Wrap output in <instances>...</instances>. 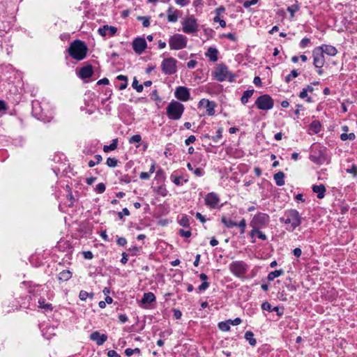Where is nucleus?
Returning <instances> with one entry per match:
<instances>
[{
	"mask_svg": "<svg viewBox=\"0 0 357 357\" xmlns=\"http://www.w3.org/2000/svg\"><path fill=\"white\" fill-rule=\"evenodd\" d=\"M302 217L296 209H289L284 211V215L280 218V222L287 225V230L293 231L302 223Z\"/></svg>",
	"mask_w": 357,
	"mask_h": 357,
	"instance_id": "1",
	"label": "nucleus"
},
{
	"mask_svg": "<svg viewBox=\"0 0 357 357\" xmlns=\"http://www.w3.org/2000/svg\"><path fill=\"white\" fill-rule=\"evenodd\" d=\"M87 50L86 44L79 40H74L67 50L69 55L77 61H81L86 57Z\"/></svg>",
	"mask_w": 357,
	"mask_h": 357,
	"instance_id": "2",
	"label": "nucleus"
},
{
	"mask_svg": "<svg viewBox=\"0 0 357 357\" xmlns=\"http://www.w3.org/2000/svg\"><path fill=\"white\" fill-rule=\"evenodd\" d=\"M184 105L176 100H172L166 108L167 115L171 120L180 119L184 112Z\"/></svg>",
	"mask_w": 357,
	"mask_h": 357,
	"instance_id": "3",
	"label": "nucleus"
},
{
	"mask_svg": "<svg viewBox=\"0 0 357 357\" xmlns=\"http://www.w3.org/2000/svg\"><path fill=\"white\" fill-rule=\"evenodd\" d=\"M214 77L218 82L229 81L232 82L234 79V75L228 70L224 64H219L213 73Z\"/></svg>",
	"mask_w": 357,
	"mask_h": 357,
	"instance_id": "4",
	"label": "nucleus"
},
{
	"mask_svg": "<svg viewBox=\"0 0 357 357\" xmlns=\"http://www.w3.org/2000/svg\"><path fill=\"white\" fill-rule=\"evenodd\" d=\"M168 42L171 50H178L186 47L188 38L182 34L176 33L169 38Z\"/></svg>",
	"mask_w": 357,
	"mask_h": 357,
	"instance_id": "5",
	"label": "nucleus"
},
{
	"mask_svg": "<svg viewBox=\"0 0 357 357\" xmlns=\"http://www.w3.org/2000/svg\"><path fill=\"white\" fill-rule=\"evenodd\" d=\"M229 271L237 278H242L248 270V265L243 261H235L229 264Z\"/></svg>",
	"mask_w": 357,
	"mask_h": 357,
	"instance_id": "6",
	"label": "nucleus"
},
{
	"mask_svg": "<svg viewBox=\"0 0 357 357\" xmlns=\"http://www.w3.org/2000/svg\"><path fill=\"white\" fill-rule=\"evenodd\" d=\"M270 222V216L267 213H258L254 215L250 221V226L252 227H257V229H263L266 227Z\"/></svg>",
	"mask_w": 357,
	"mask_h": 357,
	"instance_id": "7",
	"label": "nucleus"
},
{
	"mask_svg": "<svg viewBox=\"0 0 357 357\" xmlns=\"http://www.w3.org/2000/svg\"><path fill=\"white\" fill-rule=\"evenodd\" d=\"M182 30L185 33H194L198 31V24L194 15H190L182 22Z\"/></svg>",
	"mask_w": 357,
	"mask_h": 357,
	"instance_id": "8",
	"label": "nucleus"
},
{
	"mask_svg": "<svg viewBox=\"0 0 357 357\" xmlns=\"http://www.w3.org/2000/svg\"><path fill=\"white\" fill-rule=\"evenodd\" d=\"M255 105L259 109L269 110L273 107L274 100L269 95L264 94L258 97Z\"/></svg>",
	"mask_w": 357,
	"mask_h": 357,
	"instance_id": "9",
	"label": "nucleus"
},
{
	"mask_svg": "<svg viewBox=\"0 0 357 357\" xmlns=\"http://www.w3.org/2000/svg\"><path fill=\"white\" fill-rule=\"evenodd\" d=\"M161 68L165 75H172L176 72V60L172 57L165 59L162 61Z\"/></svg>",
	"mask_w": 357,
	"mask_h": 357,
	"instance_id": "10",
	"label": "nucleus"
},
{
	"mask_svg": "<svg viewBox=\"0 0 357 357\" xmlns=\"http://www.w3.org/2000/svg\"><path fill=\"white\" fill-rule=\"evenodd\" d=\"M313 65L317 68H321L325 63V58L321 51L317 47L312 51Z\"/></svg>",
	"mask_w": 357,
	"mask_h": 357,
	"instance_id": "11",
	"label": "nucleus"
},
{
	"mask_svg": "<svg viewBox=\"0 0 357 357\" xmlns=\"http://www.w3.org/2000/svg\"><path fill=\"white\" fill-rule=\"evenodd\" d=\"M204 201L206 206L211 208H215L218 207L220 198L216 193L212 192L206 195Z\"/></svg>",
	"mask_w": 357,
	"mask_h": 357,
	"instance_id": "12",
	"label": "nucleus"
},
{
	"mask_svg": "<svg viewBox=\"0 0 357 357\" xmlns=\"http://www.w3.org/2000/svg\"><path fill=\"white\" fill-rule=\"evenodd\" d=\"M199 105L200 107H204L206 109V113L208 116H213L215 114V108L217 105L214 101H210L208 99L203 98L199 101Z\"/></svg>",
	"mask_w": 357,
	"mask_h": 357,
	"instance_id": "13",
	"label": "nucleus"
},
{
	"mask_svg": "<svg viewBox=\"0 0 357 357\" xmlns=\"http://www.w3.org/2000/svg\"><path fill=\"white\" fill-rule=\"evenodd\" d=\"M146 47V42L144 38H137L132 42V48L138 54H141Z\"/></svg>",
	"mask_w": 357,
	"mask_h": 357,
	"instance_id": "14",
	"label": "nucleus"
},
{
	"mask_svg": "<svg viewBox=\"0 0 357 357\" xmlns=\"http://www.w3.org/2000/svg\"><path fill=\"white\" fill-rule=\"evenodd\" d=\"M174 94L176 98L181 101H187L190 97L188 89L185 86L177 87Z\"/></svg>",
	"mask_w": 357,
	"mask_h": 357,
	"instance_id": "15",
	"label": "nucleus"
},
{
	"mask_svg": "<svg viewBox=\"0 0 357 357\" xmlns=\"http://www.w3.org/2000/svg\"><path fill=\"white\" fill-rule=\"evenodd\" d=\"M90 339L100 346L107 341V336L105 334L100 335L99 332L95 331L90 335Z\"/></svg>",
	"mask_w": 357,
	"mask_h": 357,
	"instance_id": "16",
	"label": "nucleus"
},
{
	"mask_svg": "<svg viewBox=\"0 0 357 357\" xmlns=\"http://www.w3.org/2000/svg\"><path fill=\"white\" fill-rule=\"evenodd\" d=\"M117 31V29L115 26L105 25L98 29V33L102 36H114Z\"/></svg>",
	"mask_w": 357,
	"mask_h": 357,
	"instance_id": "17",
	"label": "nucleus"
},
{
	"mask_svg": "<svg viewBox=\"0 0 357 357\" xmlns=\"http://www.w3.org/2000/svg\"><path fill=\"white\" fill-rule=\"evenodd\" d=\"M323 54H326L328 56H334L337 54V49L329 45H322L317 47Z\"/></svg>",
	"mask_w": 357,
	"mask_h": 357,
	"instance_id": "18",
	"label": "nucleus"
},
{
	"mask_svg": "<svg viewBox=\"0 0 357 357\" xmlns=\"http://www.w3.org/2000/svg\"><path fill=\"white\" fill-rule=\"evenodd\" d=\"M93 73L92 66L91 65H88L80 68L79 76L82 79H86L91 77L93 75Z\"/></svg>",
	"mask_w": 357,
	"mask_h": 357,
	"instance_id": "19",
	"label": "nucleus"
},
{
	"mask_svg": "<svg viewBox=\"0 0 357 357\" xmlns=\"http://www.w3.org/2000/svg\"><path fill=\"white\" fill-rule=\"evenodd\" d=\"M312 191L317 194V197L319 199H322L325 196L326 188L323 184L319 185H313Z\"/></svg>",
	"mask_w": 357,
	"mask_h": 357,
	"instance_id": "20",
	"label": "nucleus"
},
{
	"mask_svg": "<svg viewBox=\"0 0 357 357\" xmlns=\"http://www.w3.org/2000/svg\"><path fill=\"white\" fill-rule=\"evenodd\" d=\"M218 51L216 48L210 47L206 53V56L208 57L210 61L215 62L218 60Z\"/></svg>",
	"mask_w": 357,
	"mask_h": 357,
	"instance_id": "21",
	"label": "nucleus"
},
{
	"mask_svg": "<svg viewBox=\"0 0 357 357\" xmlns=\"http://www.w3.org/2000/svg\"><path fill=\"white\" fill-rule=\"evenodd\" d=\"M310 134H317L321 130V123L319 121H313L310 124Z\"/></svg>",
	"mask_w": 357,
	"mask_h": 357,
	"instance_id": "22",
	"label": "nucleus"
},
{
	"mask_svg": "<svg viewBox=\"0 0 357 357\" xmlns=\"http://www.w3.org/2000/svg\"><path fill=\"white\" fill-rule=\"evenodd\" d=\"M155 301V296L152 292L145 293L142 298V303L144 304L151 303Z\"/></svg>",
	"mask_w": 357,
	"mask_h": 357,
	"instance_id": "23",
	"label": "nucleus"
},
{
	"mask_svg": "<svg viewBox=\"0 0 357 357\" xmlns=\"http://www.w3.org/2000/svg\"><path fill=\"white\" fill-rule=\"evenodd\" d=\"M273 178L277 185L282 186L284 185V174L282 172H278L276 173Z\"/></svg>",
	"mask_w": 357,
	"mask_h": 357,
	"instance_id": "24",
	"label": "nucleus"
},
{
	"mask_svg": "<svg viewBox=\"0 0 357 357\" xmlns=\"http://www.w3.org/2000/svg\"><path fill=\"white\" fill-rule=\"evenodd\" d=\"M72 277V273L68 270H63V271L60 272L58 275V280L59 281H68L70 280Z\"/></svg>",
	"mask_w": 357,
	"mask_h": 357,
	"instance_id": "25",
	"label": "nucleus"
},
{
	"mask_svg": "<svg viewBox=\"0 0 357 357\" xmlns=\"http://www.w3.org/2000/svg\"><path fill=\"white\" fill-rule=\"evenodd\" d=\"M284 274V271L282 269L276 270L274 271L271 272L267 277V279L268 281H272L275 278L282 275Z\"/></svg>",
	"mask_w": 357,
	"mask_h": 357,
	"instance_id": "26",
	"label": "nucleus"
},
{
	"mask_svg": "<svg viewBox=\"0 0 357 357\" xmlns=\"http://www.w3.org/2000/svg\"><path fill=\"white\" fill-rule=\"evenodd\" d=\"M94 294L93 292L88 293L84 290H81L79 294V298L81 301H85L87 298H89L91 300L93 298Z\"/></svg>",
	"mask_w": 357,
	"mask_h": 357,
	"instance_id": "27",
	"label": "nucleus"
},
{
	"mask_svg": "<svg viewBox=\"0 0 357 357\" xmlns=\"http://www.w3.org/2000/svg\"><path fill=\"white\" fill-rule=\"evenodd\" d=\"M254 93V90L252 89V90H247L245 91H244L242 97H241V102L243 104H246L248 102V100L250 98H251V96L253 95Z\"/></svg>",
	"mask_w": 357,
	"mask_h": 357,
	"instance_id": "28",
	"label": "nucleus"
},
{
	"mask_svg": "<svg viewBox=\"0 0 357 357\" xmlns=\"http://www.w3.org/2000/svg\"><path fill=\"white\" fill-rule=\"evenodd\" d=\"M245 338L249 342V344L252 346H255L257 344L256 340L254 338V334L252 331H246L245 333Z\"/></svg>",
	"mask_w": 357,
	"mask_h": 357,
	"instance_id": "29",
	"label": "nucleus"
},
{
	"mask_svg": "<svg viewBox=\"0 0 357 357\" xmlns=\"http://www.w3.org/2000/svg\"><path fill=\"white\" fill-rule=\"evenodd\" d=\"M38 307L44 309L45 311H52V307L50 303H46L45 299L40 298L38 301Z\"/></svg>",
	"mask_w": 357,
	"mask_h": 357,
	"instance_id": "30",
	"label": "nucleus"
},
{
	"mask_svg": "<svg viewBox=\"0 0 357 357\" xmlns=\"http://www.w3.org/2000/svg\"><path fill=\"white\" fill-rule=\"evenodd\" d=\"M230 319L225 321H221L218 324V328L222 331H229L230 330Z\"/></svg>",
	"mask_w": 357,
	"mask_h": 357,
	"instance_id": "31",
	"label": "nucleus"
},
{
	"mask_svg": "<svg viewBox=\"0 0 357 357\" xmlns=\"http://www.w3.org/2000/svg\"><path fill=\"white\" fill-rule=\"evenodd\" d=\"M221 221L227 228H231L233 227L237 226L236 222L232 221L230 219L227 218L226 217L222 218Z\"/></svg>",
	"mask_w": 357,
	"mask_h": 357,
	"instance_id": "32",
	"label": "nucleus"
},
{
	"mask_svg": "<svg viewBox=\"0 0 357 357\" xmlns=\"http://www.w3.org/2000/svg\"><path fill=\"white\" fill-rule=\"evenodd\" d=\"M117 139H113L112 142L107 146H105L103 150L105 152H108L109 151H114L117 148Z\"/></svg>",
	"mask_w": 357,
	"mask_h": 357,
	"instance_id": "33",
	"label": "nucleus"
},
{
	"mask_svg": "<svg viewBox=\"0 0 357 357\" xmlns=\"http://www.w3.org/2000/svg\"><path fill=\"white\" fill-rule=\"evenodd\" d=\"M340 139L342 141H346V140L353 141L356 139V135L354 132H351L349 134L344 132V133L341 134Z\"/></svg>",
	"mask_w": 357,
	"mask_h": 357,
	"instance_id": "34",
	"label": "nucleus"
},
{
	"mask_svg": "<svg viewBox=\"0 0 357 357\" xmlns=\"http://www.w3.org/2000/svg\"><path fill=\"white\" fill-rule=\"evenodd\" d=\"M132 86L138 92V93H141L143 91V85L142 84H138V81L137 79H136V77L134 78L133 79V82H132Z\"/></svg>",
	"mask_w": 357,
	"mask_h": 357,
	"instance_id": "35",
	"label": "nucleus"
},
{
	"mask_svg": "<svg viewBox=\"0 0 357 357\" xmlns=\"http://www.w3.org/2000/svg\"><path fill=\"white\" fill-rule=\"evenodd\" d=\"M94 158H95V160H90V161L89 162V166L90 167H94L96 164L100 163V162L102 161V156H101L100 155H96Z\"/></svg>",
	"mask_w": 357,
	"mask_h": 357,
	"instance_id": "36",
	"label": "nucleus"
},
{
	"mask_svg": "<svg viewBox=\"0 0 357 357\" xmlns=\"http://www.w3.org/2000/svg\"><path fill=\"white\" fill-rule=\"evenodd\" d=\"M178 222L183 227H188L190 225V220L186 215L182 216Z\"/></svg>",
	"mask_w": 357,
	"mask_h": 357,
	"instance_id": "37",
	"label": "nucleus"
},
{
	"mask_svg": "<svg viewBox=\"0 0 357 357\" xmlns=\"http://www.w3.org/2000/svg\"><path fill=\"white\" fill-rule=\"evenodd\" d=\"M222 128H219L216 132V135L211 137L213 141L215 143L218 142L222 137Z\"/></svg>",
	"mask_w": 357,
	"mask_h": 357,
	"instance_id": "38",
	"label": "nucleus"
},
{
	"mask_svg": "<svg viewBox=\"0 0 357 357\" xmlns=\"http://www.w3.org/2000/svg\"><path fill=\"white\" fill-rule=\"evenodd\" d=\"M298 76V73L297 72V70H292L291 73L285 77V82L287 83H289L292 79V78H295Z\"/></svg>",
	"mask_w": 357,
	"mask_h": 357,
	"instance_id": "39",
	"label": "nucleus"
},
{
	"mask_svg": "<svg viewBox=\"0 0 357 357\" xmlns=\"http://www.w3.org/2000/svg\"><path fill=\"white\" fill-rule=\"evenodd\" d=\"M299 10V6L298 4H294L287 8V11L290 13L291 17H293L294 16V13Z\"/></svg>",
	"mask_w": 357,
	"mask_h": 357,
	"instance_id": "40",
	"label": "nucleus"
},
{
	"mask_svg": "<svg viewBox=\"0 0 357 357\" xmlns=\"http://www.w3.org/2000/svg\"><path fill=\"white\" fill-rule=\"evenodd\" d=\"M118 160L114 158H108L106 164L109 167H115L117 165Z\"/></svg>",
	"mask_w": 357,
	"mask_h": 357,
	"instance_id": "41",
	"label": "nucleus"
},
{
	"mask_svg": "<svg viewBox=\"0 0 357 357\" xmlns=\"http://www.w3.org/2000/svg\"><path fill=\"white\" fill-rule=\"evenodd\" d=\"M310 43H311V41H310V38H304L301 40L299 46L301 48L303 49V48H305L306 47L309 46L310 45Z\"/></svg>",
	"mask_w": 357,
	"mask_h": 357,
	"instance_id": "42",
	"label": "nucleus"
},
{
	"mask_svg": "<svg viewBox=\"0 0 357 357\" xmlns=\"http://www.w3.org/2000/svg\"><path fill=\"white\" fill-rule=\"evenodd\" d=\"M137 20L142 22V25L144 27L149 26V25H150L149 17L139 16L137 17Z\"/></svg>",
	"mask_w": 357,
	"mask_h": 357,
	"instance_id": "43",
	"label": "nucleus"
},
{
	"mask_svg": "<svg viewBox=\"0 0 357 357\" xmlns=\"http://www.w3.org/2000/svg\"><path fill=\"white\" fill-rule=\"evenodd\" d=\"M139 353H140V349L139 348H135L134 349L128 348L125 350V354L128 356H130L134 354H139Z\"/></svg>",
	"mask_w": 357,
	"mask_h": 357,
	"instance_id": "44",
	"label": "nucleus"
},
{
	"mask_svg": "<svg viewBox=\"0 0 357 357\" xmlns=\"http://www.w3.org/2000/svg\"><path fill=\"white\" fill-rule=\"evenodd\" d=\"M95 190L98 194L104 192L105 190V185L103 183H98L96 185Z\"/></svg>",
	"mask_w": 357,
	"mask_h": 357,
	"instance_id": "45",
	"label": "nucleus"
},
{
	"mask_svg": "<svg viewBox=\"0 0 357 357\" xmlns=\"http://www.w3.org/2000/svg\"><path fill=\"white\" fill-rule=\"evenodd\" d=\"M142 140V137L141 135H132L130 139H129V142L130 144H133V143H139Z\"/></svg>",
	"mask_w": 357,
	"mask_h": 357,
	"instance_id": "46",
	"label": "nucleus"
},
{
	"mask_svg": "<svg viewBox=\"0 0 357 357\" xmlns=\"http://www.w3.org/2000/svg\"><path fill=\"white\" fill-rule=\"evenodd\" d=\"M167 20L169 22H176L178 20V13H174L171 15H167Z\"/></svg>",
	"mask_w": 357,
	"mask_h": 357,
	"instance_id": "47",
	"label": "nucleus"
},
{
	"mask_svg": "<svg viewBox=\"0 0 357 357\" xmlns=\"http://www.w3.org/2000/svg\"><path fill=\"white\" fill-rule=\"evenodd\" d=\"M299 97L302 99H304V98H307V101L308 102H312V99L311 98L308 97L307 96V92L304 89H303V90L300 92V94H299Z\"/></svg>",
	"mask_w": 357,
	"mask_h": 357,
	"instance_id": "48",
	"label": "nucleus"
},
{
	"mask_svg": "<svg viewBox=\"0 0 357 357\" xmlns=\"http://www.w3.org/2000/svg\"><path fill=\"white\" fill-rule=\"evenodd\" d=\"M171 178H172L173 183L176 185H181V179L183 178L182 176H172Z\"/></svg>",
	"mask_w": 357,
	"mask_h": 357,
	"instance_id": "49",
	"label": "nucleus"
},
{
	"mask_svg": "<svg viewBox=\"0 0 357 357\" xmlns=\"http://www.w3.org/2000/svg\"><path fill=\"white\" fill-rule=\"evenodd\" d=\"M209 287V283L208 282H203L197 288L198 291H205Z\"/></svg>",
	"mask_w": 357,
	"mask_h": 357,
	"instance_id": "50",
	"label": "nucleus"
},
{
	"mask_svg": "<svg viewBox=\"0 0 357 357\" xmlns=\"http://www.w3.org/2000/svg\"><path fill=\"white\" fill-rule=\"evenodd\" d=\"M258 2V0H250V1H245L243 3V7L245 8H248L250 7L251 6L257 4Z\"/></svg>",
	"mask_w": 357,
	"mask_h": 357,
	"instance_id": "51",
	"label": "nucleus"
},
{
	"mask_svg": "<svg viewBox=\"0 0 357 357\" xmlns=\"http://www.w3.org/2000/svg\"><path fill=\"white\" fill-rule=\"evenodd\" d=\"M213 21L215 22H219L221 27H225L226 26V22L223 20H221L220 18V16H215L213 18Z\"/></svg>",
	"mask_w": 357,
	"mask_h": 357,
	"instance_id": "52",
	"label": "nucleus"
},
{
	"mask_svg": "<svg viewBox=\"0 0 357 357\" xmlns=\"http://www.w3.org/2000/svg\"><path fill=\"white\" fill-rule=\"evenodd\" d=\"M241 229V234H243L245 232V228L246 227V222L245 219L241 220L239 223H237V226Z\"/></svg>",
	"mask_w": 357,
	"mask_h": 357,
	"instance_id": "53",
	"label": "nucleus"
},
{
	"mask_svg": "<svg viewBox=\"0 0 357 357\" xmlns=\"http://www.w3.org/2000/svg\"><path fill=\"white\" fill-rule=\"evenodd\" d=\"M223 37L228 38L229 40L231 41H236L237 38L234 33H228L222 35Z\"/></svg>",
	"mask_w": 357,
	"mask_h": 357,
	"instance_id": "54",
	"label": "nucleus"
},
{
	"mask_svg": "<svg viewBox=\"0 0 357 357\" xmlns=\"http://www.w3.org/2000/svg\"><path fill=\"white\" fill-rule=\"evenodd\" d=\"M261 308H262V310H267L268 312H272V309H273L271 307V305L268 302H267V301L264 302L262 303Z\"/></svg>",
	"mask_w": 357,
	"mask_h": 357,
	"instance_id": "55",
	"label": "nucleus"
},
{
	"mask_svg": "<svg viewBox=\"0 0 357 357\" xmlns=\"http://www.w3.org/2000/svg\"><path fill=\"white\" fill-rule=\"evenodd\" d=\"M346 172L349 174H354V176L357 175V167L355 165H353L351 168L347 169Z\"/></svg>",
	"mask_w": 357,
	"mask_h": 357,
	"instance_id": "56",
	"label": "nucleus"
},
{
	"mask_svg": "<svg viewBox=\"0 0 357 357\" xmlns=\"http://www.w3.org/2000/svg\"><path fill=\"white\" fill-rule=\"evenodd\" d=\"M130 212L127 208H124L121 212L118 213V216L120 219H122L123 215H129Z\"/></svg>",
	"mask_w": 357,
	"mask_h": 357,
	"instance_id": "57",
	"label": "nucleus"
},
{
	"mask_svg": "<svg viewBox=\"0 0 357 357\" xmlns=\"http://www.w3.org/2000/svg\"><path fill=\"white\" fill-rule=\"evenodd\" d=\"M179 234L181 236L188 238V237H190L191 236L192 234H191V231L190 230L180 229L179 230Z\"/></svg>",
	"mask_w": 357,
	"mask_h": 357,
	"instance_id": "58",
	"label": "nucleus"
},
{
	"mask_svg": "<svg viewBox=\"0 0 357 357\" xmlns=\"http://www.w3.org/2000/svg\"><path fill=\"white\" fill-rule=\"evenodd\" d=\"M196 137L194 135L189 136L185 141V144L188 146L195 142Z\"/></svg>",
	"mask_w": 357,
	"mask_h": 357,
	"instance_id": "59",
	"label": "nucleus"
},
{
	"mask_svg": "<svg viewBox=\"0 0 357 357\" xmlns=\"http://www.w3.org/2000/svg\"><path fill=\"white\" fill-rule=\"evenodd\" d=\"M150 96H151V99H153L154 100H160V98L157 92V90L153 91L151 93Z\"/></svg>",
	"mask_w": 357,
	"mask_h": 357,
	"instance_id": "60",
	"label": "nucleus"
},
{
	"mask_svg": "<svg viewBox=\"0 0 357 357\" xmlns=\"http://www.w3.org/2000/svg\"><path fill=\"white\" fill-rule=\"evenodd\" d=\"M116 243L120 246H124L127 243V240L124 237H119L117 239Z\"/></svg>",
	"mask_w": 357,
	"mask_h": 357,
	"instance_id": "61",
	"label": "nucleus"
},
{
	"mask_svg": "<svg viewBox=\"0 0 357 357\" xmlns=\"http://www.w3.org/2000/svg\"><path fill=\"white\" fill-rule=\"evenodd\" d=\"M150 173L149 172H141V174H139V178L142 179V180H148L150 178Z\"/></svg>",
	"mask_w": 357,
	"mask_h": 357,
	"instance_id": "62",
	"label": "nucleus"
},
{
	"mask_svg": "<svg viewBox=\"0 0 357 357\" xmlns=\"http://www.w3.org/2000/svg\"><path fill=\"white\" fill-rule=\"evenodd\" d=\"M173 312H174V318L176 319H180L181 316H182L181 312L179 310H177V309H174Z\"/></svg>",
	"mask_w": 357,
	"mask_h": 357,
	"instance_id": "63",
	"label": "nucleus"
},
{
	"mask_svg": "<svg viewBox=\"0 0 357 357\" xmlns=\"http://www.w3.org/2000/svg\"><path fill=\"white\" fill-rule=\"evenodd\" d=\"M107 356L109 357H121L119 354H118L114 350H109L107 352Z\"/></svg>",
	"mask_w": 357,
	"mask_h": 357,
	"instance_id": "64",
	"label": "nucleus"
}]
</instances>
